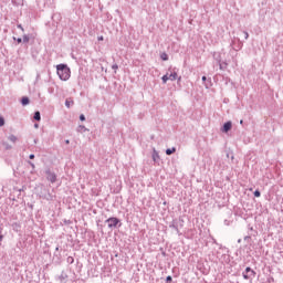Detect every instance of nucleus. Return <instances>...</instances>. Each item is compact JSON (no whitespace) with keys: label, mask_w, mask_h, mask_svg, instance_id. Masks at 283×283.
<instances>
[{"label":"nucleus","mask_w":283,"mask_h":283,"mask_svg":"<svg viewBox=\"0 0 283 283\" xmlns=\"http://www.w3.org/2000/svg\"><path fill=\"white\" fill-rule=\"evenodd\" d=\"M13 41H17V43H23V39H21V38H13Z\"/></svg>","instance_id":"23"},{"label":"nucleus","mask_w":283,"mask_h":283,"mask_svg":"<svg viewBox=\"0 0 283 283\" xmlns=\"http://www.w3.org/2000/svg\"><path fill=\"white\" fill-rule=\"evenodd\" d=\"M65 145H70V139H66V140H65Z\"/></svg>","instance_id":"37"},{"label":"nucleus","mask_w":283,"mask_h":283,"mask_svg":"<svg viewBox=\"0 0 283 283\" xmlns=\"http://www.w3.org/2000/svg\"><path fill=\"white\" fill-rule=\"evenodd\" d=\"M29 165L34 168V163L29 161Z\"/></svg>","instance_id":"36"},{"label":"nucleus","mask_w":283,"mask_h":283,"mask_svg":"<svg viewBox=\"0 0 283 283\" xmlns=\"http://www.w3.org/2000/svg\"><path fill=\"white\" fill-rule=\"evenodd\" d=\"M201 81H202V83H206V82L208 81L207 76L203 75V76L201 77Z\"/></svg>","instance_id":"31"},{"label":"nucleus","mask_w":283,"mask_h":283,"mask_svg":"<svg viewBox=\"0 0 283 283\" xmlns=\"http://www.w3.org/2000/svg\"><path fill=\"white\" fill-rule=\"evenodd\" d=\"M243 34H244V39H245V40L249 39V32L243 31Z\"/></svg>","instance_id":"28"},{"label":"nucleus","mask_w":283,"mask_h":283,"mask_svg":"<svg viewBox=\"0 0 283 283\" xmlns=\"http://www.w3.org/2000/svg\"><path fill=\"white\" fill-rule=\"evenodd\" d=\"M72 105H74V99L73 98H66L65 99V107H67L70 109V107H72Z\"/></svg>","instance_id":"8"},{"label":"nucleus","mask_w":283,"mask_h":283,"mask_svg":"<svg viewBox=\"0 0 283 283\" xmlns=\"http://www.w3.org/2000/svg\"><path fill=\"white\" fill-rule=\"evenodd\" d=\"M80 120H82V122L85 120V115L81 114L80 115Z\"/></svg>","instance_id":"32"},{"label":"nucleus","mask_w":283,"mask_h":283,"mask_svg":"<svg viewBox=\"0 0 283 283\" xmlns=\"http://www.w3.org/2000/svg\"><path fill=\"white\" fill-rule=\"evenodd\" d=\"M244 280H253L255 277L256 273L251 268H245V270L242 273Z\"/></svg>","instance_id":"3"},{"label":"nucleus","mask_w":283,"mask_h":283,"mask_svg":"<svg viewBox=\"0 0 283 283\" xmlns=\"http://www.w3.org/2000/svg\"><path fill=\"white\" fill-rule=\"evenodd\" d=\"M8 140H10L11 143H17L18 138H17V136H14V135H10V136L8 137Z\"/></svg>","instance_id":"16"},{"label":"nucleus","mask_w":283,"mask_h":283,"mask_svg":"<svg viewBox=\"0 0 283 283\" xmlns=\"http://www.w3.org/2000/svg\"><path fill=\"white\" fill-rule=\"evenodd\" d=\"M170 229H174L177 233H180V230L178 229V222L176 220H174L170 224H169Z\"/></svg>","instance_id":"6"},{"label":"nucleus","mask_w":283,"mask_h":283,"mask_svg":"<svg viewBox=\"0 0 283 283\" xmlns=\"http://www.w3.org/2000/svg\"><path fill=\"white\" fill-rule=\"evenodd\" d=\"M172 277H171V275H168L167 277H166V282H172Z\"/></svg>","instance_id":"26"},{"label":"nucleus","mask_w":283,"mask_h":283,"mask_svg":"<svg viewBox=\"0 0 283 283\" xmlns=\"http://www.w3.org/2000/svg\"><path fill=\"white\" fill-rule=\"evenodd\" d=\"M156 158H159L158 153L154 151L153 154V160L156 161Z\"/></svg>","instance_id":"24"},{"label":"nucleus","mask_w":283,"mask_h":283,"mask_svg":"<svg viewBox=\"0 0 283 283\" xmlns=\"http://www.w3.org/2000/svg\"><path fill=\"white\" fill-rule=\"evenodd\" d=\"M34 120H41V112L36 111L33 115Z\"/></svg>","instance_id":"12"},{"label":"nucleus","mask_w":283,"mask_h":283,"mask_svg":"<svg viewBox=\"0 0 283 283\" xmlns=\"http://www.w3.org/2000/svg\"><path fill=\"white\" fill-rule=\"evenodd\" d=\"M6 125V119L3 117H0V127H3Z\"/></svg>","instance_id":"21"},{"label":"nucleus","mask_w":283,"mask_h":283,"mask_svg":"<svg viewBox=\"0 0 283 283\" xmlns=\"http://www.w3.org/2000/svg\"><path fill=\"white\" fill-rule=\"evenodd\" d=\"M105 223L107 224L108 229H116V227H122L123 223H120V219L116 217H111L105 220Z\"/></svg>","instance_id":"2"},{"label":"nucleus","mask_w":283,"mask_h":283,"mask_svg":"<svg viewBox=\"0 0 283 283\" xmlns=\"http://www.w3.org/2000/svg\"><path fill=\"white\" fill-rule=\"evenodd\" d=\"M45 174L49 182H52L54 185V182H56V174L52 172L51 170H46Z\"/></svg>","instance_id":"4"},{"label":"nucleus","mask_w":283,"mask_h":283,"mask_svg":"<svg viewBox=\"0 0 283 283\" xmlns=\"http://www.w3.org/2000/svg\"><path fill=\"white\" fill-rule=\"evenodd\" d=\"M160 59L161 61H169V55H167V53H161Z\"/></svg>","instance_id":"15"},{"label":"nucleus","mask_w":283,"mask_h":283,"mask_svg":"<svg viewBox=\"0 0 283 283\" xmlns=\"http://www.w3.org/2000/svg\"><path fill=\"white\" fill-rule=\"evenodd\" d=\"M13 227H15V229L21 228V226H19V223H13Z\"/></svg>","instance_id":"34"},{"label":"nucleus","mask_w":283,"mask_h":283,"mask_svg":"<svg viewBox=\"0 0 283 283\" xmlns=\"http://www.w3.org/2000/svg\"><path fill=\"white\" fill-rule=\"evenodd\" d=\"M17 28H18L19 30H21L22 32H25V29H23V25L18 24Z\"/></svg>","instance_id":"25"},{"label":"nucleus","mask_w":283,"mask_h":283,"mask_svg":"<svg viewBox=\"0 0 283 283\" xmlns=\"http://www.w3.org/2000/svg\"><path fill=\"white\" fill-rule=\"evenodd\" d=\"M243 124H244V120L241 119V120H240V125H243Z\"/></svg>","instance_id":"38"},{"label":"nucleus","mask_w":283,"mask_h":283,"mask_svg":"<svg viewBox=\"0 0 283 283\" xmlns=\"http://www.w3.org/2000/svg\"><path fill=\"white\" fill-rule=\"evenodd\" d=\"M219 67L220 70H224V67H227V63L220 64Z\"/></svg>","instance_id":"27"},{"label":"nucleus","mask_w":283,"mask_h":283,"mask_svg":"<svg viewBox=\"0 0 283 283\" xmlns=\"http://www.w3.org/2000/svg\"><path fill=\"white\" fill-rule=\"evenodd\" d=\"M161 81H163L164 84L167 83V81H169V74L164 75L161 77Z\"/></svg>","instance_id":"18"},{"label":"nucleus","mask_w":283,"mask_h":283,"mask_svg":"<svg viewBox=\"0 0 283 283\" xmlns=\"http://www.w3.org/2000/svg\"><path fill=\"white\" fill-rule=\"evenodd\" d=\"M171 154H176V147L166 149V156H171Z\"/></svg>","instance_id":"10"},{"label":"nucleus","mask_w":283,"mask_h":283,"mask_svg":"<svg viewBox=\"0 0 283 283\" xmlns=\"http://www.w3.org/2000/svg\"><path fill=\"white\" fill-rule=\"evenodd\" d=\"M22 41H23V43H30V35L24 34Z\"/></svg>","instance_id":"17"},{"label":"nucleus","mask_w":283,"mask_h":283,"mask_svg":"<svg viewBox=\"0 0 283 283\" xmlns=\"http://www.w3.org/2000/svg\"><path fill=\"white\" fill-rule=\"evenodd\" d=\"M29 158H30V160H34V154H31V155L29 156Z\"/></svg>","instance_id":"33"},{"label":"nucleus","mask_w":283,"mask_h":283,"mask_svg":"<svg viewBox=\"0 0 283 283\" xmlns=\"http://www.w3.org/2000/svg\"><path fill=\"white\" fill-rule=\"evenodd\" d=\"M244 240L247 241V240H251V237L250 235H247V237H244Z\"/></svg>","instance_id":"35"},{"label":"nucleus","mask_w":283,"mask_h":283,"mask_svg":"<svg viewBox=\"0 0 283 283\" xmlns=\"http://www.w3.org/2000/svg\"><path fill=\"white\" fill-rule=\"evenodd\" d=\"M34 127H35V128L39 127V124H34Z\"/></svg>","instance_id":"41"},{"label":"nucleus","mask_w":283,"mask_h":283,"mask_svg":"<svg viewBox=\"0 0 283 283\" xmlns=\"http://www.w3.org/2000/svg\"><path fill=\"white\" fill-rule=\"evenodd\" d=\"M169 81H176V78H178V73L172 72L168 75Z\"/></svg>","instance_id":"9"},{"label":"nucleus","mask_w":283,"mask_h":283,"mask_svg":"<svg viewBox=\"0 0 283 283\" xmlns=\"http://www.w3.org/2000/svg\"><path fill=\"white\" fill-rule=\"evenodd\" d=\"M66 262L67 264H74V259L72 256H67Z\"/></svg>","instance_id":"19"},{"label":"nucleus","mask_w":283,"mask_h":283,"mask_svg":"<svg viewBox=\"0 0 283 283\" xmlns=\"http://www.w3.org/2000/svg\"><path fill=\"white\" fill-rule=\"evenodd\" d=\"M66 222V224H70V221H65Z\"/></svg>","instance_id":"43"},{"label":"nucleus","mask_w":283,"mask_h":283,"mask_svg":"<svg viewBox=\"0 0 283 283\" xmlns=\"http://www.w3.org/2000/svg\"><path fill=\"white\" fill-rule=\"evenodd\" d=\"M77 132H78L80 134H83V133L87 132V128H86L85 126H83V125H80V126L77 127Z\"/></svg>","instance_id":"13"},{"label":"nucleus","mask_w":283,"mask_h":283,"mask_svg":"<svg viewBox=\"0 0 283 283\" xmlns=\"http://www.w3.org/2000/svg\"><path fill=\"white\" fill-rule=\"evenodd\" d=\"M3 147H6V149H12V146H10V144L3 142L2 143Z\"/></svg>","instance_id":"20"},{"label":"nucleus","mask_w":283,"mask_h":283,"mask_svg":"<svg viewBox=\"0 0 283 283\" xmlns=\"http://www.w3.org/2000/svg\"><path fill=\"white\" fill-rule=\"evenodd\" d=\"M203 85L206 90H209V87H211V78H208V81L203 82Z\"/></svg>","instance_id":"14"},{"label":"nucleus","mask_w":283,"mask_h":283,"mask_svg":"<svg viewBox=\"0 0 283 283\" xmlns=\"http://www.w3.org/2000/svg\"><path fill=\"white\" fill-rule=\"evenodd\" d=\"M112 70H118V64H113Z\"/></svg>","instance_id":"30"},{"label":"nucleus","mask_w":283,"mask_h":283,"mask_svg":"<svg viewBox=\"0 0 283 283\" xmlns=\"http://www.w3.org/2000/svg\"><path fill=\"white\" fill-rule=\"evenodd\" d=\"M1 231H3V230L0 229V242H3V234L1 233Z\"/></svg>","instance_id":"29"},{"label":"nucleus","mask_w":283,"mask_h":283,"mask_svg":"<svg viewBox=\"0 0 283 283\" xmlns=\"http://www.w3.org/2000/svg\"><path fill=\"white\" fill-rule=\"evenodd\" d=\"M98 41H103V36H99V38H98Z\"/></svg>","instance_id":"39"},{"label":"nucleus","mask_w":283,"mask_h":283,"mask_svg":"<svg viewBox=\"0 0 283 283\" xmlns=\"http://www.w3.org/2000/svg\"><path fill=\"white\" fill-rule=\"evenodd\" d=\"M240 242H242V239H239V240H238V243H239V244H240Z\"/></svg>","instance_id":"40"},{"label":"nucleus","mask_w":283,"mask_h":283,"mask_svg":"<svg viewBox=\"0 0 283 283\" xmlns=\"http://www.w3.org/2000/svg\"><path fill=\"white\" fill-rule=\"evenodd\" d=\"M55 251H59V247L55 248Z\"/></svg>","instance_id":"42"},{"label":"nucleus","mask_w":283,"mask_h":283,"mask_svg":"<svg viewBox=\"0 0 283 283\" xmlns=\"http://www.w3.org/2000/svg\"><path fill=\"white\" fill-rule=\"evenodd\" d=\"M233 127V123L231 122H226L223 124V127L221 129V132H223V134H228V132H231V128Z\"/></svg>","instance_id":"5"},{"label":"nucleus","mask_w":283,"mask_h":283,"mask_svg":"<svg viewBox=\"0 0 283 283\" xmlns=\"http://www.w3.org/2000/svg\"><path fill=\"white\" fill-rule=\"evenodd\" d=\"M60 282H65L67 280V274L65 272H62L59 276Z\"/></svg>","instance_id":"11"},{"label":"nucleus","mask_w":283,"mask_h":283,"mask_svg":"<svg viewBox=\"0 0 283 283\" xmlns=\"http://www.w3.org/2000/svg\"><path fill=\"white\" fill-rule=\"evenodd\" d=\"M57 76L61 81H70L72 71L67 67V64H59L56 66Z\"/></svg>","instance_id":"1"},{"label":"nucleus","mask_w":283,"mask_h":283,"mask_svg":"<svg viewBox=\"0 0 283 283\" xmlns=\"http://www.w3.org/2000/svg\"><path fill=\"white\" fill-rule=\"evenodd\" d=\"M21 105H23V107H25V105H30V97L28 96L22 97Z\"/></svg>","instance_id":"7"},{"label":"nucleus","mask_w":283,"mask_h":283,"mask_svg":"<svg viewBox=\"0 0 283 283\" xmlns=\"http://www.w3.org/2000/svg\"><path fill=\"white\" fill-rule=\"evenodd\" d=\"M260 196H262V193L260 192V190H255V191H254V197H255V198H260Z\"/></svg>","instance_id":"22"}]
</instances>
